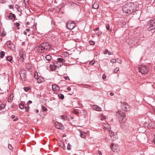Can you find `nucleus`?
<instances>
[{"instance_id": "3", "label": "nucleus", "mask_w": 155, "mask_h": 155, "mask_svg": "<svg viewBox=\"0 0 155 155\" xmlns=\"http://www.w3.org/2000/svg\"><path fill=\"white\" fill-rule=\"evenodd\" d=\"M139 71L142 74H146L148 72V68L144 65H141L139 67Z\"/></svg>"}, {"instance_id": "33", "label": "nucleus", "mask_w": 155, "mask_h": 155, "mask_svg": "<svg viewBox=\"0 0 155 155\" xmlns=\"http://www.w3.org/2000/svg\"><path fill=\"white\" fill-rule=\"evenodd\" d=\"M59 96L61 99H63L64 98V95L61 94H59Z\"/></svg>"}, {"instance_id": "11", "label": "nucleus", "mask_w": 155, "mask_h": 155, "mask_svg": "<svg viewBox=\"0 0 155 155\" xmlns=\"http://www.w3.org/2000/svg\"><path fill=\"white\" fill-rule=\"evenodd\" d=\"M118 146L115 144L114 143H112L111 146V149L112 151L114 152H116L117 150L118 149Z\"/></svg>"}, {"instance_id": "61", "label": "nucleus", "mask_w": 155, "mask_h": 155, "mask_svg": "<svg viewBox=\"0 0 155 155\" xmlns=\"http://www.w3.org/2000/svg\"><path fill=\"white\" fill-rule=\"evenodd\" d=\"M38 112V110H37V112Z\"/></svg>"}, {"instance_id": "13", "label": "nucleus", "mask_w": 155, "mask_h": 155, "mask_svg": "<svg viewBox=\"0 0 155 155\" xmlns=\"http://www.w3.org/2000/svg\"><path fill=\"white\" fill-rule=\"evenodd\" d=\"M58 63H56V64H54L50 65V69H51V70L52 71H55L56 69L58 67V66H57V65H55V64H56V65H57V64L58 65Z\"/></svg>"}, {"instance_id": "42", "label": "nucleus", "mask_w": 155, "mask_h": 155, "mask_svg": "<svg viewBox=\"0 0 155 155\" xmlns=\"http://www.w3.org/2000/svg\"><path fill=\"white\" fill-rule=\"evenodd\" d=\"M117 62L121 64L122 62V61L121 60L119 59H117Z\"/></svg>"}, {"instance_id": "36", "label": "nucleus", "mask_w": 155, "mask_h": 155, "mask_svg": "<svg viewBox=\"0 0 155 155\" xmlns=\"http://www.w3.org/2000/svg\"><path fill=\"white\" fill-rule=\"evenodd\" d=\"M119 69L118 68H117V67L116 68L114 69V72L115 73H117V72L119 71Z\"/></svg>"}, {"instance_id": "27", "label": "nucleus", "mask_w": 155, "mask_h": 155, "mask_svg": "<svg viewBox=\"0 0 155 155\" xmlns=\"http://www.w3.org/2000/svg\"><path fill=\"white\" fill-rule=\"evenodd\" d=\"M101 120H103L104 119H106V116H104L103 114L101 115Z\"/></svg>"}, {"instance_id": "59", "label": "nucleus", "mask_w": 155, "mask_h": 155, "mask_svg": "<svg viewBox=\"0 0 155 155\" xmlns=\"http://www.w3.org/2000/svg\"><path fill=\"white\" fill-rule=\"evenodd\" d=\"M15 117V116L14 115H12V118H14Z\"/></svg>"}, {"instance_id": "4", "label": "nucleus", "mask_w": 155, "mask_h": 155, "mask_svg": "<svg viewBox=\"0 0 155 155\" xmlns=\"http://www.w3.org/2000/svg\"><path fill=\"white\" fill-rule=\"evenodd\" d=\"M149 31L154 30L155 28V18L151 20L147 28Z\"/></svg>"}, {"instance_id": "16", "label": "nucleus", "mask_w": 155, "mask_h": 155, "mask_svg": "<svg viewBox=\"0 0 155 155\" xmlns=\"http://www.w3.org/2000/svg\"><path fill=\"white\" fill-rule=\"evenodd\" d=\"M8 17L10 19H14L15 18V15L12 13H11L9 14Z\"/></svg>"}, {"instance_id": "32", "label": "nucleus", "mask_w": 155, "mask_h": 155, "mask_svg": "<svg viewBox=\"0 0 155 155\" xmlns=\"http://www.w3.org/2000/svg\"><path fill=\"white\" fill-rule=\"evenodd\" d=\"M42 108L43 111H47V109L45 107L42 106Z\"/></svg>"}, {"instance_id": "54", "label": "nucleus", "mask_w": 155, "mask_h": 155, "mask_svg": "<svg viewBox=\"0 0 155 155\" xmlns=\"http://www.w3.org/2000/svg\"><path fill=\"white\" fill-rule=\"evenodd\" d=\"M67 89L68 91H70L71 90V88L70 87H68Z\"/></svg>"}, {"instance_id": "12", "label": "nucleus", "mask_w": 155, "mask_h": 155, "mask_svg": "<svg viewBox=\"0 0 155 155\" xmlns=\"http://www.w3.org/2000/svg\"><path fill=\"white\" fill-rule=\"evenodd\" d=\"M52 90L54 91H59V87L56 84H53L52 86Z\"/></svg>"}, {"instance_id": "14", "label": "nucleus", "mask_w": 155, "mask_h": 155, "mask_svg": "<svg viewBox=\"0 0 155 155\" xmlns=\"http://www.w3.org/2000/svg\"><path fill=\"white\" fill-rule=\"evenodd\" d=\"M122 108L125 111H128L130 109V106L128 105L125 104L123 105Z\"/></svg>"}, {"instance_id": "58", "label": "nucleus", "mask_w": 155, "mask_h": 155, "mask_svg": "<svg viewBox=\"0 0 155 155\" xmlns=\"http://www.w3.org/2000/svg\"><path fill=\"white\" fill-rule=\"evenodd\" d=\"M24 34L25 35H26L27 34V33H26V32L25 31H24Z\"/></svg>"}, {"instance_id": "9", "label": "nucleus", "mask_w": 155, "mask_h": 155, "mask_svg": "<svg viewBox=\"0 0 155 155\" xmlns=\"http://www.w3.org/2000/svg\"><path fill=\"white\" fill-rule=\"evenodd\" d=\"M19 55L20 56V59L21 60V61H23L24 59V57L25 55V54L24 52L23 51H20L19 52Z\"/></svg>"}, {"instance_id": "55", "label": "nucleus", "mask_w": 155, "mask_h": 155, "mask_svg": "<svg viewBox=\"0 0 155 155\" xmlns=\"http://www.w3.org/2000/svg\"><path fill=\"white\" fill-rule=\"evenodd\" d=\"M108 54H109V55H110L113 54V53H111L110 52H109V51H108Z\"/></svg>"}, {"instance_id": "29", "label": "nucleus", "mask_w": 155, "mask_h": 155, "mask_svg": "<svg viewBox=\"0 0 155 155\" xmlns=\"http://www.w3.org/2000/svg\"><path fill=\"white\" fill-rule=\"evenodd\" d=\"M28 105H29V104H28V105H27V106H25V110H26V111L27 112L29 110L30 107L28 106Z\"/></svg>"}, {"instance_id": "17", "label": "nucleus", "mask_w": 155, "mask_h": 155, "mask_svg": "<svg viewBox=\"0 0 155 155\" xmlns=\"http://www.w3.org/2000/svg\"><path fill=\"white\" fill-rule=\"evenodd\" d=\"M99 7V5L97 2H95L93 5V8L95 9H97Z\"/></svg>"}, {"instance_id": "31", "label": "nucleus", "mask_w": 155, "mask_h": 155, "mask_svg": "<svg viewBox=\"0 0 155 155\" xmlns=\"http://www.w3.org/2000/svg\"><path fill=\"white\" fill-rule=\"evenodd\" d=\"M106 28L107 29V30H109V31L111 32L112 31V30H109V25L108 24H107L106 25Z\"/></svg>"}, {"instance_id": "21", "label": "nucleus", "mask_w": 155, "mask_h": 155, "mask_svg": "<svg viewBox=\"0 0 155 155\" xmlns=\"http://www.w3.org/2000/svg\"><path fill=\"white\" fill-rule=\"evenodd\" d=\"M57 61L58 62H62L64 61V60L63 58H58L57 59Z\"/></svg>"}, {"instance_id": "43", "label": "nucleus", "mask_w": 155, "mask_h": 155, "mask_svg": "<svg viewBox=\"0 0 155 155\" xmlns=\"http://www.w3.org/2000/svg\"><path fill=\"white\" fill-rule=\"evenodd\" d=\"M8 148L10 150H12V147L11 145L10 144H9L8 145Z\"/></svg>"}, {"instance_id": "34", "label": "nucleus", "mask_w": 155, "mask_h": 155, "mask_svg": "<svg viewBox=\"0 0 155 155\" xmlns=\"http://www.w3.org/2000/svg\"><path fill=\"white\" fill-rule=\"evenodd\" d=\"M89 43L90 45H94L95 44V43L94 41H89Z\"/></svg>"}, {"instance_id": "25", "label": "nucleus", "mask_w": 155, "mask_h": 155, "mask_svg": "<svg viewBox=\"0 0 155 155\" xmlns=\"http://www.w3.org/2000/svg\"><path fill=\"white\" fill-rule=\"evenodd\" d=\"M110 133V137H112L114 136V133L112 131L110 130H108Z\"/></svg>"}, {"instance_id": "60", "label": "nucleus", "mask_w": 155, "mask_h": 155, "mask_svg": "<svg viewBox=\"0 0 155 155\" xmlns=\"http://www.w3.org/2000/svg\"><path fill=\"white\" fill-rule=\"evenodd\" d=\"M18 120V118L15 119V121H16V120Z\"/></svg>"}, {"instance_id": "26", "label": "nucleus", "mask_w": 155, "mask_h": 155, "mask_svg": "<svg viewBox=\"0 0 155 155\" xmlns=\"http://www.w3.org/2000/svg\"><path fill=\"white\" fill-rule=\"evenodd\" d=\"M5 55V52L4 51H1L0 52V57L3 58Z\"/></svg>"}, {"instance_id": "47", "label": "nucleus", "mask_w": 155, "mask_h": 155, "mask_svg": "<svg viewBox=\"0 0 155 155\" xmlns=\"http://www.w3.org/2000/svg\"><path fill=\"white\" fill-rule=\"evenodd\" d=\"M106 78V76L105 75V74H103L102 76V79L104 80Z\"/></svg>"}, {"instance_id": "53", "label": "nucleus", "mask_w": 155, "mask_h": 155, "mask_svg": "<svg viewBox=\"0 0 155 155\" xmlns=\"http://www.w3.org/2000/svg\"><path fill=\"white\" fill-rule=\"evenodd\" d=\"M99 28H97L95 29H94V31H97V30H99Z\"/></svg>"}, {"instance_id": "56", "label": "nucleus", "mask_w": 155, "mask_h": 155, "mask_svg": "<svg viewBox=\"0 0 155 155\" xmlns=\"http://www.w3.org/2000/svg\"><path fill=\"white\" fill-rule=\"evenodd\" d=\"M26 31H27V32H29L30 31V29H28V28H27L26 29Z\"/></svg>"}, {"instance_id": "62", "label": "nucleus", "mask_w": 155, "mask_h": 155, "mask_svg": "<svg viewBox=\"0 0 155 155\" xmlns=\"http://www.w3.org/2000/svg\"><path fill=\"white\" fill-rule=\"evenodd\" d=\"M17 27V28L18 29V26H16Z\"/></svg>"}, {"instance_id": "45", "label": "nucleus", "mask_w": 155, "mask_h": 155, "mask_svg": "<svg viewBox=\"0 0 155 155\" xmlns=\"http://www.w3.org/2000/svg\"><path fill=\"white\" fill-rule=\"evenodd\" d=\"M64 79L66 80H68L69 81L70 80V78L68 76H65L64 77Z\"/></svg>"}, {"instance_id": "44", "label": "nucleus", "mask_w": 155, "mask_h": 155, "mask_svg": "<svg viewBox=\"0 0 155 155\" xmlns=\"http://www.w3.org/2000/svg\"><path fill=\"white\" fill-rule=\"evenodd\" d=\"M20 25V24L18 23H16L15 24L16 26L18 27V29H19V28Z\"/></svg>"}, {"instance_id": "57", "label": "nucleus", "mask_w": 155, "mask_h": 155, "mask_svg": "<svg viewBox=\"0 0 155 155\" xmlns=\"http://www.w3.org/2000/svg\"><path fill=\"white\" fill-rule=\"evenodd\" d=\"M20 76L21 77H22V76H23V74H22L21 73L20 74Z\"/></svg>"}, {"instance_id": "15", "label": "nucleus", "mask_w": 155, "mask_h": 155, "mask_svg": "<svg viewBox=\"0 0 155 155\" xmlns=\"http://www.w3.org/2000/svg\"><path fill=\"white\" fill-rule=\"evenodd\" d=\"M93 109L96 111H101V109L97 105H93L92 107Z\"/></svg>"}, {"instance_id": "63", "label": "nucleus", "mask_w": 155, "mask_h": 155, "mask_svg": "<svg viewBox=\"0 0 155 155\" xmlns=\"http://www.w3.org/2000/svg\"><path fill=\"white\" fill-rule=\"evenodd\" d=\"M107 140V138H106L105 140Z\"/></svg>"}, {"instance_id": "48", "label": "nucleus", "mask_w": 155, "mask_h": 155, "mask_svg": "<svg viewBox=\"0 0 155 155\" xmlns=\"http://www.w3.org/2000/svg\"><path fill=\"white\" fill-rule=\"evenodd\" d=\"M32 101H29L27 103V104H26V105H28V104H29V103H31Z\"/></svg>"}, {"instance_id": "38", "label": "nucleus", "mask_w": 155, "mask_h": 155, "mask_svg": "<svg viewBox=\"0 0 155 155\" xmlns=\"http://www.w3.org/2000/svg\"><path fill=\"white\" fill-rule=\"evenodd\" d=\"M71 145L69 143L68 144L67 147V148L68 150H70V149H71Z\"/></svg>"}, {"instance_id": "49", "label": "nucleus", "mask_w": 155, "mask_h": 155, "mask_svg": "<svg viewBox=\"0 0 155 155\" xmlns=\"http://www.w3.org/2000/svg\"><path fill=\"white\" fill-rule=\"evenodd\" d=\"M9 7L11 9L13 8V5H9Z\"/></svg>"}, {"instance_id": "18", "label": "nucleus", "mask_w": 155, "mask_h": 155, "mask_svg": "<svg viewBox=\"0 0 155 155\" xmlns=\"http://www.w3.org/2000/svg\"><path fill=\"white\" fill-rule=\"evenodd\" d=\"M37 82L38 83H40L43 82L44 81V78L41 77H39L37 79Z\"/></svg>"}, {"instance_id": "1", "label": "nucleus", "mask_w": 155, "mask_h": 155, "mask_svg": "<svg viewBox=\"0 0 155 155\" xmlns=\"http://www.w3.org/2000/svg\"><path fill=\"white\" fill-rule=\"evenodd\" d=\"M137 5L132 2H130L126 4L123 6V10L126 13L130 14L134 12L137 10Z\"/></svg>"}, {"instance_id": "39", "label": "nucleus", "mask_w": 155, "mask_h": 155, "mask_svg": "<svg viewBox=\"0 0 155 155\" xmlns=\"http://www.w3.org/2000/svg\"><path fill=\"white\" fill-rule=\"evenodd\" d=\"M6 35V33L4 31L2 32L1 33V36L3 37Z\"/></svg>"}, {"instance_id": "30", "label": "nucleus", "mask_w": 155, "mask_h": 155, "mask_svg": "<svg viewBox=\"0 0 155 155\" xmlns=\"http://www.w3.org/2000/svg\"><path fill=\"white\" fill-rule=\"evenodd\" d=\"M9 46H11L10 48H11V49H12V50H13V49L14 48H15L14 45L12 44H9Z\"/></svg>"}, {"instance_id": "46", "label": "nucleus", "mask_w": 155, "mask_h": 155, "mask_svg": "<svg viewBox=\"0 0 155 155\" xmlns=\"http://www.w3.org/2000/svg\"><path fill=\"white\" fill-rule=\"evenodd\" d=\"M108 50L107 49H106L105 50V51H104V53L105 54H106L107 53H108Z\"/></svg>"}, {"instance_id": "40", "label": "nucleus", "mask_w": 155, "mask_h": 155, "mask_svg": "<svg viewBox=\"0 0 155 155\" xmlns=\"http://www.w3.org/2000/svg\"><path fill=\"white\" fill-rule=\"evenodd\" d=\"M24 89L25 91H27L30 89V88L28 87H24Z\"/></svg>"}, {"instance_id": "7", "label": "nucleus", "mask_w": 155, "mask_h": 155, "mask_svg": "<svg viewBox=\"0 0 155 155\" xmlns=\"http://www.w3.org/2000/svg\"><path fill=\"white\" fill-rule=\"evenodd\" d=\"M54 123L55 126L58 129L62 130L64 129L63 126L60 123H59L58 122L54 121Z\"/></svg>"}, {"instance_id": "41", "label": "nucleus", "mask_w": 155, "mask_h": 155, "mask_svg": "<svg viewBox=\"0 0 155 155\" xmlns=\"http://www.w3.org/2000/svg\"><path fill=\"white\" fill-rule=\"evenodd\" d=\"M116 61V60L115 59H112L110 60V62L113 63H115Z\"/></svg>"}, {"instance_id": "52", "label": "nucleus", "mask_w": 155, "mask_h": 155, "mask_svg": "<svg viewBox=\"0 0 155 155\" xmlns=\"http://www.w3.org/2000/svg\"><path fill=\"white\" fill-rule=\"evenodd\" d=\"M64 54L65 55H66V56H67L69 55V54L67 52H65Z\"/></svg>"}, {"instance_id": "5", "label": "nucleus", "mask_w": 155, "mask_h": 155, "mask_svg": "<svg viewBox=\"0 0 155 155\" xmlns=\"http://www.w3.org/2000/svg\"><path fill=\"white\" fill-rule=\"evenodd\" d=\"M75 27V24L73 21H68L67 23V28L69 30H72Z\"/></svg>"}, {"instance_id": "6", "label": "nucleus", "mask_w": 155, "mask_h": 155, "mask_svg": "<svg viewBox=\"0 0 155 155\" xmlns=\"http://www.w3.org/2000/svg\"><path fill=\"white\" fill-rule=\"evenodd\" d=\"M35 49L37 51L41 53H43L45 51V49L42 44L39 45L35 47Z\"/></svg>"}, {"instance_id": "35", "label": "nucleus", "mask_w": 155, "mask_h": 155, "mask_svg": "<svg viewBox=\"0 0 155 155\" xmlns=\"http://www.w3.org/2000/svg\"><path fill=\"white\" fill-rule=\"evenodd\" d=\"M73 112L75 114H78L79 113V112L78 111L76 110H74L73 111Z\"/></svg>"}, {"instance_id": "2", "label": "nucleus", "mask_w": 155, "mask_h": 155, "mask_svg": "<svg viewBox=\"0 0 155 155\" xmlns=\"http://www.w3.org/2000/svg\"><path fill=\"white\" fill-rule=\"evenodd\" d=\"M117 115L118 117V120L120 122L124 123L126 121V114L124 112L118 111L117 113Z\"/></svg>"}, {"instance_id": "10", "label": "nucleus", "mask_w": 155, "mask_h": 155, "mask_svg": "<svg viewBox=\"0 0 155 155\" xmlns=\"http://www.w3.org/2000/svg\"><path fill=\"white\" fill-rule=\"evenodd\" d=\"M103 126L104 127V129L105 130H107L111 129L110 125L108 124L104 123L103 124Z\"/></svg>"}, {"instance_id": "50", "label": "nucleus", "mask_w": 155, "mask_h": 155, "mask_svg": "<svg viewBox=\"0 0 155 155\" xmlns=\"http://www.w3.org/2000/svg\"><path fill=\"white\" fill-rule=\"evenodd\" d=\"M110 95L111 96H112L114 95V94L112 92H110Z\"/></svg>"}, {"instance_id": "37", "label": "nucleus", "mask_w": 155, "mask_h": 155, "mask_svg": "<svg viewBox=\"0 0 155 155\" xmlns=\"http://www.w3.org/2000/svg\"><path fill=\"white\" fill-rule=\"evenodd\" d=\"M95 61L94 60H92L90 62V64L91 65H93L95 64Z\"/></svg>"}, {"instance_id": "23", "label": "nucleus", "mask_w": 155, "mask_h": 155, "mask_svg": "<svg viewBox=\"0 0 155 155\" xmlns=\"http://www.w3.org/2000/svg\"><path fill=\"white\" fill-rule=\"evenodd\" d=\"M7 59L8 61H9L12 63L11 61L12 60V57L11 56H8L6 58Z\"/></svg>"}, {"instance_id": "20", "label": "nucleus", "mask_w": 155, "mask_h": 155, "mask_svg": "<svg viewBox=\"0 0 155 155\" xmlns=\"http://www.w3.org/2000/svg\"><path fill=\"white\" fill-rule=\"evenodd\" d=\"M45 58L47 60L50 61L51 59V57L50 55H48L46 56Z\"/></svg>"}, {"instance_id": "24", "label": "nucleus", "mask_w": 155, "mask_h": 155, "mask_svg": "<svg viewBox=\"0 0 155 155\" xmlns=\"http://www.w3.org/2000/svg\"><path fill=\"white\" fill-rule=\"evenodd\" d=\"M24 104H22V103H20V104L19 105V107L21 109H23L24 108Z\"/></svg>"}, {"instance_id": "28", "label": "nucleus", "mask_w": 155, "mask_h": 155, "mask_svg": "<svg viewBox=\"0 0 155 155\" xmlns=\"http://www.w3.org/2000/svg\"><path fill=\"white\" fill-rule=\"evenodd\" d=\"M34 78L36 79H37L38 78L37 72H35L34 74Z\"/></svg>"}, {"instance_id": "22", "label": "nucleus", "mask_w": 155, "mask_h": 155, "mask_svg": "<svg viewBox=\"0 0 155 155\" xmlns=\"http://www.w3.org/2000/svg\"><path fill=\"white\" fill-rule=\"evenodd\" d=\"M86 134L85 133H84L83 132H81L80 135L81 137L83 138H84L86 136Z\"/></svg>"}, {"instance_id": "19", "label": "nucleus", "mask_w": 155, "mask_h": 155, "mask_svg": "<svg viewBox=\"0 0 155 155\" xmlns=\"http://www.w3.org/2000/svg\"><path fill=\"white\" fill-rule=\"evenodd\" d=\"M60 119L65 120L67 119V117L65 115H61L60 117Z\"/></svg>"}, {"instance_id": "8", "label": "nucleus", "mask_w": 155, "mask_h": 155, "mask_svg": "<svg viewBox=\"0 0 155 155\" xmlns=\"http://www.w3.org/2000/svg\"><path fill=\"white\" fill-rule=\"evenodd\" d=\"M42 45L44 48V49L45 50L46 49V50L49 49L51 47L49 43L46 42H44L43 43Z\"/></svg>"}, {"instance_id": "51", "label": "nucleus", "mask_w": 155, "mask_h": 155, "mask_svg": "<svg viewBox=\"0 0 155 155\" xmlns=\"http://www.w3.org/2000/svg\"><path fill=\"white\" fill-rule=\"evenodd\" d=\"M101 34V32H98L97 33V35H99Z\"/></svg>"}]
</instances>
